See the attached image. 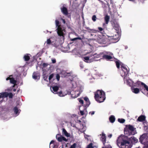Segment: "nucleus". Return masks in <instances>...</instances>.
I'll return each instance as SVG.
<instances>
[{
	"instance_id": "nucleus-1",
	"label": "nucleus",
	"mask_w": 148,
	"mask_h": 148,
	"mask_svg": "<svg viewBox=\"0 0 148 148\" xmlns=\"http://www.w3.org/2000/svg\"><path fill=\"white\" fill-rule=\"evenodd\" d=\"M122 70L121 71V75L123 77L124 82H126V84L130 86H135V85L134 82L130 79H127V76L129 73V69L127 66L125 65H121Z\"/></svg>"
},
{
	"instance_id": "nucleus-2",
	"label": "nucleus",
	"mask_w": 148,
	"mask_h": 148,
	"mask_svg": "<svg viewBox=\"0 0 148 148\" xmlns=\"http://www.w3.org/2000/svg\"><path fill=\"white\" fill-rule=\"evenodd\" d=\"M55 23L56 30L58 35V38L59 39L58 42L59 43L64 41V36L66 34V32L65 29L64 28L62 27L60 25H59V21L57 20H55Z\"/></svg>"
},
{
	"instance_id": "nucleus-3",
	"label": "nucleus",
	"mask_w": 148,
	"mask_h": 148,
	"mask_svg": "<svg viewBox=\"0 0 148 148\" xmlns=\"http://www.w3.org/2000/svg\"><path fill=\"white\" fill-rule=\"evenodd\" d=\"M83 86L78 85L76 87L75 84L74 85L72 84V90L70 92V94L71 95L72 98H75L79 96L83 91Z\"/></svg>"
},
{
	"instance_id": "nucleus-4",
	"label": "nucleus",
	"mask_w": 148,
	"mask_h": 148,
	"mask_svg": "<svg viewBox=\"0 0 148 148\" xmlns=\"http://www.w3.org/2000/svg\"><path fill=\"white\" fill-rule=\"evenodd\" d=\"M106 98L105 93L102 90H98L95 94V98L99 103L103 102Z\"/></svg>"
},
{
	"instance_id": "nucleus-5",
	"label": "nucleus",
	"mask_w": 148,
	"mask_h": 148,
	"mask_svg": "<svg viewBox=\"0 0 148 148\" xmlns=\"http://www.w3.org/2000/svg\"><path fill=\"white\" fill-rule=\"evenodd\" d=\"M100 135L101 136L100 140L102 141L104 145V146L102 147V148H112V147L108 142H106V137L104 133L102 132V134H100Z\"/></svg>"
},
{
	"instance_id": "nucleus-6",
	"label": "nucleus",
	"mask_w": 148,
	"mask_h": 148,
	"mask_svg": "<svg viewBox=\"0 0 148 148\" xmlns=\"http://www.w3.org/2000/svg\"><path fill=\"white\" fill-rule=\"evenodd\" d=\"M108 37L110 38L109 40H113L111 42L112 43H115L118 42L120 39V35L119 34L118 32L116 33L115 35H111V36H108Z\"/></svg>"
},
{
	"instance_id": "nucleus-7",
	"label": "nucleus",
	"mask_w": 148,
	"mask_h": 148,
	"mask_svg": "<svg viewBox=\"0 0 148 148\" xmlns=\"http://www.w3.org/2000/svg\"><path fill=\"white\" fill-rule=\"evenodd\" d=\"M140 141L141 143L146 144L148 142V134H143L140 138Z\"/></svg>"
},
{
	"instance_id": "nucleus-8",
	"label": "nucleus",
	"mask_w": 148,
	"mask_h": 148,
	"mask_svg": "<svg viewBox=\"0 0 148 148\" xmlns=\"http://www.w3.org/2000/svg\"><path fill=\"white\" fill-rule=\"evenodd\" d=\"M87 54L89 55L88 56L89 57L90 60L92 61L94 60L95 58H99L100 56L102 55L103 53H101L98 54H97L96 53H94L93 52L91 51L90 52H88Z\"/></svg>"
},
{
	"instance_id": "nucleus-9",
	"label": "nucleus",
	"mask_w": 148,
	"mask_h": 148,
	"mask_svg": "<svg viewBox=\"0 0 148 148\" xmlns=\"http://www.w3.org/2000/svg\"><path fill=\"white\" fill-rule=\"evenodd\" d=\"M57 37H51L49 38L48 39L46 42L47 44L50 45L52 44V45H56L58 41Z\"/></svg>"
},
{
	"instance_id": "nucleus-10",
	"label": "nucleus",
	"mask_w": 148,
	"mask_h": 148,
	"mask_svg": "<svg viewBox=\"0 0 148 148\" xmlns=\"http://www.w3.org/2000/svg\"><path fill=\"white\" fill-rule=\"evenodd\" d=\"M13 111H14V113L13 114V117H16L18 115L21 111V110L16 107L14 108Z\"/></svg>"
},
{
	"instance_id": "nucleus-11",
	"label": "nucleus",
	"mask_w": 148,
	"mask_h": 148,
	"mask_svg": "<svg viewBox=\"0 0 148 148\" xmlns=\"http://www.w3.org/2000/svg\"><path fill=\"white\" fill-rule=\"evenodd\" d=\"M60 10L62 13L63 15L65 16L68 15V12L67 8L63 6L62 8H60Z\"/></svg>"
},
{
	"instance_id": "nucleus-12",
	"label": "nucleus",
	"mask_w": 148,
	"mask_h": 148,
	"mask_svg": "<svg viewBox=\"0 0 148 148\" xmlns=\"http://www.w3.org/2000/svg\"><path fill=\"white\" fill-rule=\"evenodd\" d=\"M103 58L106 60H111L113 61L114 59L113 56L107 55H103L102 56Z\"/></svg>"
},
{
	"instance_id": "nucleus-13",
	"label": "nucleus",
	"mask_w": 148,
	"mask_h": 148,
	"mask_svg": "<svg viewBox=\"0 0 148 148\" xmlns=\"http://www.w3.org/2000/svg\"><path fill=\"white\" fill-rule=\"evenodd\" d=\"M40 76L38 72H34L32 75L33 78L35 80H38L40 78Z\"/></svg>"
},
{
	"instance_id": "nucleus-14",
	"label": "nucleus",
	"mask_w": 148,
	"mask_h": 148,
	"mask_svg": "<svg viewBox=\"0 0 148 148\" xmlns=\"http://www.w3.org/2000/svg\"><path fill=\"white\" fill-rule=\"evenodd\" d=\"M12 76V75H10L9 77H8L6 78V80H10V82L12 84L15 85L16 84V81L13 78L11 77Z\"/></svg>"
},
{
	"instance_id": "nucleus-15",
	"label": "nucleus",
	"mask_w": 148,
	"mask_h": 148,
	"mask_svg": "<svg viewBox=\"0 0 148 148\" xmlns=\"http://www.w3.org/2000/svg\"><path fill=\"white\" fill-rule=\"evenodd\" d=\"M58 87L56 86H51L50 87V90L53 93H56L58 90Z\"/></svg>"
},
{
	"instance_id": "nucleus-16",
	"label": "nucleus",
	"mask_w": 148,
	"mask_h": 148,
	"mask_svg": "<svg viewBox=\"0 0 148 148\" xmlns=\"http://www.w3.org/2000/svg\"><path fill=\"white\" fill-rule=\"evenodd\" d=\"M82 59L83 61L87 63H90L92 62V61L91 60H90V59L89 58V57L88 56H86L83 57Z\"/></svg>"
},
{
	"instance_id": "nucleus-17",
	"label": "nucleus",
	"mask_w": 148,
	"mask_h": 148,
	"mask_svg": "<svg viewBox=\"0 0 148 148\" xmlns=\"http://www.w3.org/2000/svg\"><path fill=\"white\" fill-rule=\"evenodd\" d=\"M0 95L1 97V98L4 99L5 98H7L8 97V92H3L0 93Z\"/></svg>"
},
{
	"instance_id": "nucleus-18",
	"label": "nucleus",
	"mask_w": 148,
	"mask_h": 148,
	"mask_svg": "<svg viewBox=\"0 0 148 148\" xmlns=\"http://www.w3.org/2000/svg\"><path fill=\"white\" fill-rule=\"evenodd\" d=\"M109 120L111 123H113L115 120V118L114 116L113 115H111L109 118Z\"/></svg>"
},
{
	"instance_id": "nucleus-19",
	"label": "nucleus",
	"mask_w": 148,
	"mask_h": 148,
	"mask_svg": "<svg viewBox=\"0 0 148 148\" xmlns=\"http://www.w3.org/2000/svg\"><path fill=\"white\" fill-rule=\"evenodd\" d=\"M145 117L144 116L141 115L139 116L137 119V121H142L145 120Z\"/></svg>"
},
{
	"instance_id": "nucleus-20",
	"label": "nucleus",
	"mask_w": 148,
	"mask_h": 148,
	"mask_svg": "<svg viewBox=\"0 0 148 148\" xmlns=\"http://www.w3.org/2000/svg\"><path fill=\"white\" fill-rule=\"evenodd\" d=\"M130 140L132 143H136L138 141V140L134 136L131 137L130 138Z\"/></svg>"
},
{
	"instance_id": "nucleus-21",
	"label": "nucleus",
	"mask_w": 148,
	"mask_h": 148,
	"mask_svg": "<svg viewBox=\"0 0 148 148\" xmlns=\"http://www.w3.org/2000/svg\"><path fill=\"white\" fill-rule=\"evenodd\" d=\"M62 136L60 135V134H57L56 135V139L59 142H62Z\"/></svg>"
},
{
	"instance_id": "nucleus-22",
	"label": "nucleus",
	"mask_w": 148,
	"mask_h": 148,
	"mask_svg": "<svg viewBox=\"0 0 148 148\" xmlns=\"http://www.w3.org/2000/svg\"><path fill=\"white\" fill-rule=\"evenodd\" d=\"M62 133L65 136L67 137H69L70 136L69 134L67 132L66 130L64 128L62 129Z\"/></svg>"
},
{
	"instance_id": "nucleus-23",
	"label": "nucleus",
	"mask_w": 148,
	"mask_h": 148,
	"mask_svg": "<svg viewBox=\"0 0 148 148\" xmlns=\"http://www.w3.org/2000/svg\"><path fill=\"white\" fill-rule=\"evenodd\" d=\"M127 127L128 129L129 130L132 131H134V130L135 129V128L132 125H129L127 126Z\"/></svg>"
},
{
	"instance_id": "nucleus-24",
	"label": "nucleus",
	"mask_w": 148,
	"mask_h": 148,
	"mask_svg": "<svg viewBox=\"0 0 148 148\" xmlns=\"http://www.w3.org/2000/svg\"><path fill=\"white\" fill-rule=\"evenodd\" d=\"M29 55H30L29 54H27L24 56L23 58L25 61H27L29 60L30 57Z\"/></svg>"
},
{
	"instance_id": "nucleus-25",
	"label": "nucleus",
	"mask_w": 148,
	"mask_h": 148,
	"mask_svg": "<svg viewBox=\"0 0 148 148\" xmlns=\"http://www.w3.org/2000/svg\"><path fill=\"white\" fill-rule=\"evenodd\" d=\"M132 91L134 93L137 94L139 92L140 90L139 88H135L132 89Z\"/></svg>"
},
{
	"instance_id": "nucleus-26",
	"label": "nucleus",
	"mask_w": 148,
	"mask_h": 148,
	"mask_svg": "<svg viewBox=\"0 0 148 148\" xmlns=\"http://www.w3.org/2000/svg\"><path fill=\"white\" fill-rule=\"evenodd\" d=\"M110 19V17L109 16L106 15L104 18V19L106 24L108 23Z\"/></svg>"
},
{
	"instance_id": "nucleus-27",
	"label": "nucleus",
	"mask_w": 148,
	"mask_h": 148,
	"mask_svg": "<svg viewBox=\"0 0 148 148\" xmlns=\"http://www.w3.org/2000/svg\"><path fill=\"white\" fill-rule=\"evenodd\" d=\"M141 85L143 86L144 88L147 91H148V86L145 84L143 82H141Z\"/></svg>"
},
{
	"instance_id": "nucleus-28",
	"label": "nucleus",
	"mask_w": 148,
	"mask_h": 148,
	"mask_svg": "<svg viewBox=\"0 0 148 148\" xmlns=\"http://www.w3.org/2000/svg\"><path fill=\"white\" fill-rule=\"evenodd\" d=\"M102 53L103 54H103V55H107L113 56V53L110 52H106V53L105 54H104V53Z\"/></svg>"
},
{
	"instance_id": "nucleus-29",
	"label": "nucleus",
	"mask_w": 148,
	"mask_h": 148,
	"mask_svg": "<svg viewBox=\"0 0 148 148\" xmlns=\"http://www.w3.org/2000/svg\"><path fill=\"white\" fill-rule=\"evenodd\" d=\"M118 122L121 123H124L125 121V119H118Z\"/></svg>"
},
{
	"instance_id": "nucleus-30",
	"label": "nucleus",
	"mask_w": 148,
	"mask_h": 148,
	"mask_svg": "<svg viewBox=\"0 0 148 148\" xmlns=\"http://www.w3.org/2000/svg\"><path fill=\"white\" fill-rule=\"evenodd\" d=\"M77 39L81 40L82 39V38H81L79 37H76V38H75L72 39H71V40L72 41H74L76 40Z\"/></svg>"
},
{
	"instance_id": "nucleus-31",
	"label": "nucleus",
	"mask_w": 148,
	"mask_h": 148,
	"mask_svg": "<svg viewBox=\"0 0 148 148\" xmlns=\"http://www.w3.org/2000/svg\"><path fill=\"white\" fill-rule=\"evenodd\" d=\"M115 63H116V67L118 68H119L120 67V64L119 63V60L116 61L115 62Z\"/></svg>"
},
{
	"instance_id": "nucleus-32",
	"label": "nucleus",
	"mask_w": 148,
	"mask_h": 148,
	"mask_svg": "<svg viewBox=\"0 0 148 148\" xmlns=\"http://www.w3.org/2000/svg\"><path fill=\"white\" fill-rule=\"evenodd\" d=\"M8 97H9L10 98H12L13 97V95L12 93L10 92L9 93H8Z\"/></svg>"
},
{
	"instance_id": "nucleus-33",
	"label": "nucleus",
	"mask_w": 148,
	"mask_h": 148,
	"mask_svg": "<svg viewBox=\"0 0 148 148\" xmlns=\"http://www.w3.org/2000/svg\"><path fill=\"white\" fill-rule=\"evenodd\" d=\"M96 18L97 17L95 15H94L92 17V20L94 22L96 21Z\"/></svg>"
},
{
	"instance_id": "nucleus-34",
	"label": "nucleus",
	"mask_w": 148,
	"mask_h": 148,
	"mask_svg": "<svg viewBox=\"0 0 148 148\" xmlns=\"http://www.w3.org/2000/svg\"><path fill=\"white\" fill-rule=\"evenodd\" d=\"M48 65V64L47 63H43L42 65L41 66H42V69H43V68L46 67Z\"/></svg>"
},
{
	"instance_id": "nucleus-35",
	"label": "nucleus",
	"mask_w": 148,
	"mask_h": 148,
	"mask_svg": "<svg viewBox=\"0 0 148 148\" xmlns=\"http://www.w3.org/2000/svg\"><path fill=\"white\" fill-rule=\"evenodd\" d=\"M58 95L60 96L61 97H64L65 95H64L62 93V91H60L58 92Z\"/></svg>"
},
{
	"instance_id": "nucleus-36",
	"label": "nucleus",
	"mask_w": 148,
	"mask_h": 148,
	"mask_svg": "<svg viewBox=\"0 0 148 148\" xmlns=\"http://www.w3.org/2000/svg\"><path fill=\"white\" fill-rule=\"evenodd\" d=\"M90 104V103L89 101L87 102H86V104H85V107L86 108H87L89 106Z\"/></svg>"
},
{
	"instance_id": "nucleus-37",
	"label": "nucleus",
	"mask_w": 148,
	"mask_h": 148,
	"mask_svg": "<svg viewBox=\"0 0 148 148\" xmlns=\"http://www.w3.org/2000/svg\"><path fill=\"white\" fill-rule=\"evenodd\" d=\"M87 148H93V147L92 146V143H91L89 144L87 146Z\"/></svg>"
},
{
	"instance_id": "nucleus-38",
	"label": "nucleus",
	"mask_w": 148,
	"mask_h": 148,
	"mask_svg": "<svg viewBox=\"0 0 148 148\" xmlns=\"http://www.w3.org/2000/svg\"><path fill=\"white\" fill-rule=\"evenodd\" d=\"M77 144L76 143H74L73 144L71 145L70 148H75Z\"/></svg>"
},
{
	"instance_id": "nucleus-39",
	"label": "nucleus",
	"mask_w": 148,
	"mask_h": 148,
	"mask_svg": "<svg viewBox=\"0 0 148 148\" xmlns=\"http://www.w3.org/2000/svg\"><path fill=\"white\" fill-rule=\"evenodd\" d=\"M98 29L99 30V31H100L101 32V33H102V34L103 33L104 31L103 30V29L102 28H101V27H99Z\"/></svg>"
},
{
	"instance_id": "nucleus-40",
	"label": "nucleus",
	"mask_w": 148,
	"mask_h": 148,
	"mask_svg": "<svg viewBox=\"0 0 148 148\" xmlns=\"http://www.w3.org/2000/svg\"><path fill=\"white\" fill-rule=\"evenodd\" d=\"M79 102L81 103L82 104H84V101L82 99H79Z\"/></svg>"
},
{
	"instance_id": "nucleus-41",
	"label": "nucleus",
	"mask_w": 148,
	"mask_h": 148,
	"mask_svg": "<svg viewBox=\"0 0 148 148\" xmlns=\"http://www.w3.org/2000/svg\"><path fill=\"white\" fill-rule=\"evenodd\" d=\"M84 99L86 102L89 101L88 98L87 97H84Z\"/></svg>"
},
{
	"instance_id": "nucleus-42",
	"label": "nucleus",
	"mask_w": 148,
	"mask_h": 148,
	"mask_svg": "<svg viewBox=\"0 0 148 148\" xmlns=\"http://www.w3.org/2000/svg\"><path fill=\"white\" fill-rule=\"evenodd\" d=\"M62 141H64L66 142L68 140L67 139H66L65 137L63 136H62Z\"/></svg>"
},
{
	"instance_id": "nucleus-43",
	"label": "nucleus",
	"mask_w": 148,
	"mask_h": 148,
	"mask_svg": "<svg viewBox=\"0 0 148 148\" xmlns=\"http://www.w3.org/2000/svg\"><path fill=\"white\" fill-rule=\"evenodd\" d=\"M53 77V74H51L50 75L49 77V79L50 81Z\"/></svg>"
},
{
	"instance_id": "nucleus-44",
	"label": "nucleus",
	"mask_w": 148,
	"mask_h": 148,
	"mask_svg": "<svg viewBox=\"0 0 148 148\" xmlns=\"http://www.w3.org/2000/svg\"><path fill=\"white\" fill-rule=\"evenodd\" d=\"M51 61L52 63L53 64L55 63L56 62V60L55 59H51Z\"/></svg>"
},
{
	"instance_id": "nucleus-45",
	"label": "nucleus",
	"mask_w": 148,
	"mask_h": 148,
	"mask_svg": "<svg viewBox=\"0 0 148 148\" xmlns=\"http://www.w3.org/2000/svg\"><path fill=\"white\" fill-rule=\"evenodd\" d=\"M56 79L58 81H59L60 79V76L59 75L57 74L56 76Z\"/></svg>"
},
{
	"instance_id": "nucleus-46",
	"label": "nucleus",
	"mask_w": 148,
	"mask_h": 148,
	"mask_svg": "<svg viewBox=\"0 0 148 148\" xmlns=\"http://www.w3.org/2000/svg\"><path fill=\"white\" fill-rule=\"evenodd\" d=\"M95 112L94 111L90 112H89V114H91V115H93L95 114Z\"/></svg>"
},
{
	"instance_id": "nucleus-47",
	"label": "nucleus",
	"mask_w": 148,
	"mask_h": 148,
	"mask_svg": "<svg viewBox=\"0 0 148 148\" xmlns=\"http://www.w3.org/2000/svg\"><path fill=\"white\" fill-rule=\"evenodd\" d=\"M61 20L62 21V22L64 24H65L66 23V21L65 19L62 18H61Z\"/></svg>"
},
{
	"instance_id": "nucleus-48",
	"label": "nucleus",
	"mask_w": 148,
	"mask_h": 148,
	"mask_svg": "<svg viewBox=\"0 0 148 148\" xmlns=\"http://www.w3.org/2000/svg\"><path fill=\"white\" fill-rule=\"evenodd\" d=\"M80 113L82 115H83L84 114V111L82 110L80 111Z\"/></svg>"
},
{
	"instance_id": "nucleus-49",
	"label": "nucleus",
	"mask_w": 148,
	"mask_h": 148,
	"mask_svg": "<svg viewBox=\"0 0 148 148\" xmlns=\"http://www.w3.org/2000/svg\"><path fill=\"white\" fill-rule=\"evenodd\" d=\"M80 67L82 69L84 68V65H83L81 63H80Z\"/></svg>"
},
{
	"instance_id": "nucleus-50",
	"label": "nucleus",
	"mask_w": 148,
	"mask_h": 148,
	"mask_svg": "<svg viewBox=\"0 0 148 148\" xmlns=\"http://www.w3.org/2000/svg\"><path fill=\"white\" fill-rule=\"evenodd\" d=\"M54 142V141L53 140H51V142H50V145L51 144H53Z\"/></svg>"
},
{
	"instance_id": "nucleus-51",
	"label": "nucleus",
	"mask_w": 148,
	"mask_h": 148,
	"mask_svg": "<svg viewBox=\"0 0 148 148\" xmlns=\"http://www.w3.org/2000/svg\"><path fill=\"white\" fill-rule=\"evenodd\" d=\"M76 114H73L72 115V116H71V117H75L76 116Z\"/></svg>"
},
{
	"instance_id": "nucleus-52",
	"label": "nucleus",
	"mask_w": 148,
	"mask_h": 148,
	"mask_svg": "<svg viewBox=\"0 0 148 148\" xmlns=\"http://www.w3.org/2000/svg\"><path fill=\"white\" fill-rule=\"evenodd\" d=\"M84 136H85V138H86V137H89V135H84Z\"/></svg>"
},
{
	"instance_id": "nucleus-53",
	"label": "nucleus",
	"mask_w": 148,
	"mask_h": 148,
	"mask_svg": "<svg viewBox=\"0 0 148 148\" xmlns=\"http://www.w3.org/2000/svg\"><path fill=\"white\" fill-rule=\"evenodd\" d=\"M44 33H47L48 32H49V31H48V30H46V31H44Z\"/></svg>"
},
{
	"instance_id": "nucleus-54",
	"label": "nucleus",
	"mask_w": 148,
	"mask_h": 148,
	"mask_svg": "<svg viewBox=\"0 0 148 148\" xmlns=\"http://www.w3.org/2000/svg\"><path fill=\"white\" fill-rule=\"evenodd\" d=\"M112 134H110V135H109V137H110V138H111V137L112 136Z\"/></svg>"
},
{
	"instance_id": "nucleus-55",
	"label": "nucleus",
	"mask_w": 148,
	"mask_h": 148,
	"mask_svg": "<svg viewBox=\"0 0 148 148\" xmlns=\"http://www.w3.org/2000/svg\"><path fill=\"white\" fill-rule=\"evenodd\" d=\"M78 121L79 123H80L81 122V121L80 120H78Z\"/></svg>"
},
{
	"instance_id": "nucleus-56",
	"label": "nucleus",
	"mask_w": 148,
	"mask_h": 148,
	"mask_svg": "<svg viewBox=\"0 0 148 148\" xmlns=\"http://www.w3.org/2000/svg\"><path fill=\"white\" fill-rule=\"evenodd\" d=\"M16 89H14V90H13V91H16Z\"/></svg>"
},
{
	"instance_id": "nucleus-57",
	"label": "nucleus",
	"mask_w": 148,
	"mask_h": 148,
	"mask_svg": "<svg viewBox=\"0 0 148 148\" xmlns=\"http://www.w3.org/2000/svg\"><path fill=\"white\" fill-rule=\"evenodd\" d=\"M49 32L50 34H51V32Z\"/></svg>"
},
{
	"instance_id": "nucleus-58",
	"label": "nucleus",
	"mask_w": 148,
	"mask_h": 148,
	"mask_svg": "<svg viewBox=\"0 0 148 148\" xmlns=\"http://www.w3.org/2000/svg\"><path fill=\"white\" fill-rule=\"evenodd\" d=\"M44 80H46V79H45V77L44 78Z\"/></svg>"
},
{
	"instance_id": "nucleus-59",
	"label": "nucleus",
	"mask_w": 148,
	"mask_h": 148,
	"mask_svg": "<svg viewBox=\"0 0 148 148\" xmlns=\"http://www.w3.org/2000/svg\"><path fill=\"white\" fill-rule=\"evenodd\" d=\"M147 147H148V144H147Z\"/></svg>"
},
{
	"instance_id": "nucleus-60",
	"label": "nucleus",
	"mask_w": 148,
	"mask_h": 148,
	"mask_svg": "<svg viewBox=\"0 0 148 148\" xmlns=\"http://www.w3.org/2000/svg\"><path fill=\"white\" fill-rule=\"evenodd\" d=\"M99 43H102V42H99Z\"/></svg>"
},
{
	"instance_id": "nucleus-61",
	"label": "nucleus",
	"mask_w": 148,
	"mask_h": 148,
	"mask_svg": "<svg viewBox=\"0 0 148 148\" xmlns=\"http://www.w3.org/2000/svg\"><path fill=\"white\" fill-rule=\"evenodd\" d=\"M125 49H127V47H125Z\"/></svg>"
},
{
	"instance_id": "nucleus-62",
	"label": "nucleus",
	"mask_w": 148,
	"mask_h": 148,
	"mask_svg": "<svg viewBox=\"0 0 148 148\" xmlns=\"http://www.w3.org/2000/svg\"><path fill=\"white\" fill-rule=\"evenodd\" d=\"M147 148H148V147H147Z\"/></svg>"
}]
</instances>
